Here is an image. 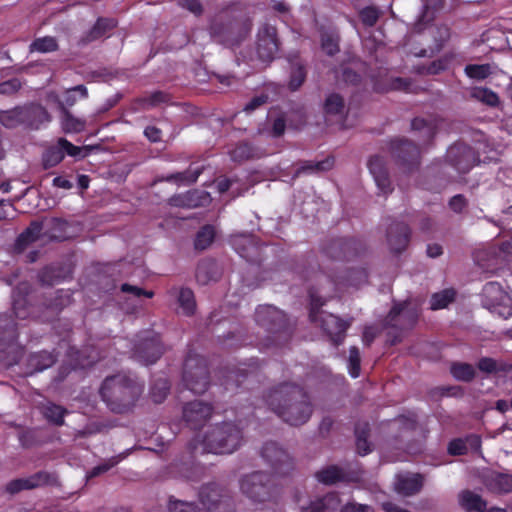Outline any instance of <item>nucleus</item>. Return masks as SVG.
<instances>
[{
    "mask_svg": "<svg viewBox=\"0 0 512 512\" xmlns=\"http://www.w3.org/2000/svg\"><path fill=\"white\" fill-rule=\"evenodd\" d=\"M214 407L207 402L194 400L187 402L182 408V420L192 430L201 429L211 418Z\"/></svg>",
    "mask_w": 512,
    "mask_h": 512,
    "instance_id": "17",
    "label": "nucleus"
},
{
    "mask_svg": "<svg viewBox=\"0 0 512 512\" xmlns=\"http://www.w3.org/2000/svg\"><path fill=\"white\" fill-rule=\"evenodd\" d=\"M477 368L484 373L494 374L498 372H512V364L497 361L491 357H482L477 362Z\"/></svg>",
    "mask_w": 512,
    "mask_h": 512,
    "instance_id": "44",
    "label": "nucleus"
},
{
    "mask_svg": "<svg viewBox=\"0 0 512 512\" xmlns=\"http://www.w3.org/2000/svg\"><path fill=\"white\" fill-rule=\"evenodd\" d=\"M197 282L206 285L210 281H216L220 277L217 263L211 259H205L198 263L195 273Z\"/></svg>",
    "mask_w": 512,
    "mask_h": 512,
    "instance_id": "35",
    "label": "nucleus"
},
{
    "mask_svg": "<svg viewBox=\"0 0 512 512\" xmlns=\"http://www.w3.org/2000/svg\"><path fill=\"white\" fill-rule=\"evenodd\" d=\"M450 57L445 55L437 60L432 61L427 66L418 67V72L421 74L437 75L448 68Z\"/></svg>",
    "mask_w": 512,
    "mask_h": 512,
    "instance_id": "61",
    "label": "nucleus"
},
{
    "mask_svg": "<svg viewBox=\"0 0 512 512\" xmlns=\"http://www.w3.org/2000/svg\"><path fill=\"white\" fill-rule=\"evenodd\" d=\"M30 50L41 53L54 52L58 50V43L56 38L52 36H45L42 38L35 39L30 44Z\"/></svg>",
    "mask_w": 512,
    "mask_h": 512,
    "instance_id": "59",
    "label": "nucleus"
},
{
    "mask_svg": "<svg viewBox=\"0 0 512 512\" xmlns=\"http://www.w3.org/2000/svg\"><path fill=\"white\" fill-rule=\"evenodd\" d=\"M18 338L17 324L11 315L0 314V352H5Z\"/></svg>",
    "mask_w": 512,
    "mask_h": 512,
    "instance_id": "26",
    "label": "nucleus"
},
{
    "mask_svg": "<svg viewBox=\"0 0 512 512\" xmlns=\"http://www.w3.org/2000/svg\"><path fill=\"white\" fill-rule=\"evenodd\" d=\"M164 351L160 334L152 330L141 331L133 341L132 357L144 365L156 363Z\"/></svg>",
    "mask_w": 512,
    "mask_h": 512,
    "instance_id": "11",
    "label": "nucleus"
},
{
    "mask_svg": "<svg viewBox=\"0 0 512 512\" xmlns=\"http://www.w3.org/2000/svg\"><path fill=\"white\" fill-rule=\"evenodd\" d=\"M263 400L271 411L291 426L305 424L313 413L309 394L293 383H280L270 389Z\"/></svg>",
    "mask_w": 512,
    "mask_h": 512,
    "instance_id": "2",
    "label": "nucleus"
},
{
    "mask_svg": "<svg viewBox=\"0 0 512 512\" xmlns=\"http://www.w3.org/2000/svg\"><path fill=\"white\" fill-rule=\"evenodd\" d=\"M42 413L49 423L60 427L65 424L64 417L68 414V410L61 405L49 402L43 407Z\"/></svg>",
    "mask_w": 512,
    "mask_h": 512,
    "instance_id": "46",
    "label": "nucleus"
},
{
    "mask_svg": "<svg viewBox=\"0 0 512 512\" xmlns=\"http://www.w3.org/2000/svg\"><path fill=\"white\" fill-rule=\"evenodd\" d=\"M47 474L45 472H38L28 478H18L11 480L6 485V491L9 494H16L22 490L33 489L46 482Z\"/></svg>",
    "mask_w": 512,
    "mask_h": 512,
    "instance_id": "30",
    "label": "nucleus"
},
{
    "mask_svg": "<svg viewBox=\"0 0 512 512\" xmlns=\"http://www.w3.org/2000/svg\"><path fill=\"white\" fill-rule=\"evenodd\" d=\"M171 296L177 297V302L182 309L183 314L191 316L194 314L196 309V301L194 292L187 287L176 288L173 287L169 290Z\"/></svg>",
    "mask_w": 512,
    "mask_h": 512,
    "instance_id": "34",
    "label": "nucleus"
},
{
    "mask_svg": "<svg viewBox=\"0 0 512 512\" xmlns=\"http://www.w3.org/2000/svg\"><path fill=\"white\" fill-rule=\"evenodd\" d=\"M407 305V301L394 303L385 318V326L389 328H398L397 320L401 315L408 318L411 326H413L417 321L418 314L416 311H406Z\"/></svg>",
    "mask_w": 512,
    "mask_h": 512,
    "instance_id": "32",
    "label": "nucleus"
},
{
    "mask_svg": "<svg viewBox=\"0 0 512 512\" xmlns=\"http://www.w3.org/2000/svg\"><path fill=\"white\" fill-rule=\"evenodd\" d=\"M261 456L274 473L280 476L289 475L294 469L293 459L276 442H266L262 447Z\"/></svg>",
    "mask_w": 512,
    "mask_h": 512,
    "instance_id": "15",
    "label": "nucleus"
},
{
    "mask_svg": "<svg viewBox=\"0 0 512 512\" xmlns=\"http://www.w3.org/2000/svg\"><path fill=\"white\" fill-rule=\"evenodd\" d=\"M215 235V228L212 225L202 226L194 239L195 249L200 251L207 249L213 243Z\"/></svg>",
    "mask_w": 512,
    "mask_h": 512,
    "instance_id": "52",
    "label": "nucleus"
},
{
    "mask_svg": "<svg viewBox=\"0 0 512 512\" xmlns=\"http://www.w3.org/2000/svg\"><path fill=\"white\" fill-rule=\"evenodd\" d=\"M438 36H434L435 43L433 46H430L428 49H420L419 51H414V55L416 57H433L435 54L440 52L444 46V43L449 38V29L445 26L437 28Z\"/></svg>",
    "mask_w": 512,
    "mask_h": 512,
    "instance_id": "43",
    "label": "nucleus"
},
{
    "mask_svg": "<svg viewBox=\"0 0 512 512\" xmlns=\"http://www.w3.org/2000/svg\"><path fill=\"white\" fill-rule=\"evenodd\" d=\"M61 112V127L65 133H79L85 129L86 122L75 117L63 103H58Z\"/></svg>",
    "mask_w": 512,
    "mask_h": 512,
    "instance_id": "38",
    "label": "nucleus"
},
{
    "mask_svg": "<svg viewBox=\"0 0 512 512\" xmlns=\"http://www.w3.org/2000/svg\"><path fill=\"white\" fill-rule=\"evenodd\" d=\"M307 77L306 67L300 61L292 62L291 64V73L290 79L288 83V88L290 91H297L305 82Z\"/></svg>",
    "mask_w": 512,
    "mask_h": 512,
    "instance_id": "51",
    "label": "nucleus"
},
{
    "mask_svg": "<svg viewBox=\"0 0 512 512\" xmlns=\"http://www.w3.org/2000/svg\"><path fill=\"white\" fill-rule=\"evenodd\" d=\"M78 97L80 99H86L88 97V90L83 84L67 89L64 93L63 101H59V103H63L66 108L72 107L77 103Z\"/></svg>",
    "mask_w": 512,
    "mask_h": 512,
    "instance_id": "57",
    "label": "nucleus"
},
{
    "mask_svg": "<svg viewBox=\"0 0 512 512\" xmlns=\"http://www.w3.org/2000/svg\"><path fill=\"white\" fill-rule=\"evenodd\" d=\"M367 251L365 242L357 237L339 236L330 237L322 241L320 252L332 261H354Z\"/></svg>",
    "mask_w": 512,
    "mask_h": 512,
    "instance_id": "9",
    "label": "nucleus"
},
{
    "mask_svg": "<svg viewBox=\"0 0 512 512\" xmlns=\"http://www.w3.org/2000/svg\"><path fill=\"white\" fill-rule=\"evenodd\" d=\"M315 479L325 486H333L339 483H349L356 478L353 473L336 464L327 465L314 474Z\"/></svg>",
    "mask_w": 512,
    "mask_h": 512,
    "instance_id": "21",
    "label": "nucleus"
},
{
    "mask_svg": "<svg viewBox=\"0 0 512 512\" xmlns=\"http://www.w3.org/2000/svg\"><path fill=\"white\" fill-rule=\"evenodd\" d=\"M335 160L332 156H328L325 159L317 162L306 161L297 170V174L301 173H318L329 171L334 166Z\"/></svg>",
    "mask_w": 512,
    "mask_h": 512,
    "instance_id": "50",
    "label": "nucleus"
},
{
    "mask_svg": "<svg viewBox=\"0 0 512 512\" xmlns=\"http://www.w3.org/2000/svg\"><path fill=\"white\" fill-rule=\"evenodd\" d=\"M487 488L496 494H508L512 492V475L493 472L485 480Z\"/></svg>",
    "mask_w": 512,
    "mask_h": 512,
    "instance_id": "33",
    "label": "nucleus"
},
{
    "mask_svg": "<svg viewBox=\"0 0 512 512\" xmlns=\"http://www.w3.org/2000/svg\"><path fill=\"white\" fill-rule=\"evenodd\" d=\"M367 165L379 190L385 195L391 193L393 187L385 158L380 155H373L368 160Z\"/></svg>",
    "mask_w": 512,
    "mask_h": 512,
    "instance_id": "22",
    "label": "nucleus"
},
{
    "mask_svg": "<svg viewBox=\"0 0 512 512\" xmlns=\"http://www.w3.org/2000/svg\"><path fill=\"white\" fill-rule=\"evenodd\" d=\"M230 244L240 257L250 263L259 264L262 260L263 245L252 234L234 235L230 238Z\"/></svg>",
    "mask_w": 512,
    "mask_h": 512,
    "instance_id": "19",
    "label": "nucleus"
},
{
    "mask_svg": "<svg viewBox=\"0 0 512 512\" xmlns=\"http://www.w3.org/2000/svg\"><path fill=\"white\" fill-rule=\"evenodd\" d=\"M411 129L419 132V143L421 146L430 145L437 133V126L433 121L420 117L412 120Z\"/></svg>",
    "mask_w": 512,
    "mask_h": 512,
    "instance_id": "29",
    "label": "nucleus"
},
{
    "mask_svg": "<svg viewBox=\"0 0 512 512\" xmlns=\"http://www.w3.org/2000/svg\"><path fill=\"white\" fill-rule=\"evenodd\" d=\"M58 359V354L54 351L46 350L31 353L27 358V369L29 374L42 372L53 366Z\"/></svg>",
    "mask_w": 512,
    "mask_h": 512,
    "instance_id": "27",
    "label": "nucleus"
},
{
    "mask_svg": "<svg viewBox=\"0 0 512 512\" xmlns=\"http://www.w3.org/2000/svg\"><path fill=\"white\" fill-rule=\"evenodd\" d=\"M470 98L489 107H497L500 103L498 94L487 87H472L470 89Z\"/></svg>",
    "mask_w": 512,
    "mask_h": 512,
    "instance_id": "42",
    "label": "nucleus"
},
{
    "mask_svg": "<svg viewBox=\"0 0 512 512\" xmlns=\"http://www.w3.org/2000/svg\"><path fill=\"white\" fill-rule=\"evenodd\" d=\"M170 382L167 378H158L153 381L150 388V396L154 403L164 402L170 392Z\"/></svg>",
    "mask_w": 512,
    "mask_h": 512,
    "instance_id": "53",
    "label": "nucleus"
},
{
    "mask_svg": "<svg viewBox=\"0 0 512 512\" xmlns=\"http://www.w3.org/2000/svg\"><path fill=\"white\" fill-rule=\"evenodd\" d=\"M170 512H202L194 502H186L180 500L169 501Z\"/></svg>",
    "mask_w": 512,
    "mask_h": 512,
    "instance_id": "64",
    "label": "nucleus"
},
{
    "mask_svg": "<svg viewBox=\"0 0 512 512\" xmlns=\"http://www.w3.org/2000/svg\"><path fill=\"white\" fill-rule=\"evenodd\" d=\"M240 490L250 500L259 503H277L282 493L275 476L262 471L243 476L240 480Z\"/></svg>",
    "mask_w": 512,
    "mask_h": 512,
    "instance_id": "8",
    "label": "nucleus"
},
{
    "mask_svg": "<svg viewBox=\"0 0 512 512\" xmlns=\"http://www.w3.org/2000/svg\"><path fill=\"white\" fill-rule=\"evenodd\" d=\"M0 123L8 129L23 126L21 106L0 111Z\"/></svg>",
    "mask_w": 512,
    "mask_h": 512,
    "instance_id": "54",
    "label": "nucleus"
},
{
    "mask_svg": "<svg viewBox=\"0 0 512 512\" xmlns=\"http://www.w3.org/2000/svg\"><path fill=\"white\" fill-rule=\"evenodd\" d=\"M455 291L453 289H444L434 293L430 299V309L440 310L446 308L455 299Z\"/></svg>",
    "mask_w": 512,
    "mask_h": 512,
    "instance_id": "56",
    "label": "nucleus"
},
{
    "mask_svg": "<svg viewBox=\"0 0 512 512\" xmlns=\"http://www.w3.org/2000/svg\"><path fill=\"white\" fill-rule=\"evenodd\" d=\"M308 296L310 299V321L319 325L330 337L332 343L335 346H339L345 339L346 331L351 326L352 318L349 320H343L332 313L324 312L322 307L325 305L326 300L319 295V291L315 286L309 287Z\"/></svg>",
    "mask_w": 512,
    "mask_h": 512,
    "instance_id": "7",
    "label": "nucleus"
},
{
    "mask_svg": "<svg viewBox=\"0 0 512 512\" xmlns=\"http://www.w3.org/2000/svg\"><path fill=\"white\" fill-rule=\"evenodd\" d=\"M143 391L144 384L136 377L118 373L104 379L99 393L111 412L125 414L132 411Z\"/></svg>",
    "mask_w": 512,
    "mask_h": 512,
    "instance_id": "4",
    "label": "nucleus"
},
{
    "mask_svg": "<svg viewBox=\"0 0 512 512\" xmlns=\"http://www.w3.org/2000/svg\"><path fill=\"white\" fill-rule=\"evenodd\" d=\"M467 77L475 80H484L491 74L489 64H468L464 68Z\"/></svg>",
    "mask_w": 512,
    "mask_h": 512,
    "instance_id": "60",
    "label": "nucleus"
},
{
    "mask_svg": "<svg viewBox=\"0 0 512 512\" xmlns=\"http://www.w3.org/2000/svg\"><path fill=\"white\" fill-rule=\"evenodd\" d=\"M448 163L459 173H468L479 163V155L475 150L464 143H455L450 146L446 153Z\"/></svg>",
    "mask_w": 512,
    "mask_h": 512,
    "instance_id": "16",
    "label": "nucleus"
},
{
    "mask_svg": "<svg viewBox=\"0 0 512 512\" xmlns=\"http://www.w3.org/2000/svg\"><path fill=\"white\" fill-rule=\"evenodd\" d=\"M70 224L61 218H52L47 225L45 235L52 240L65 241L71 237Z\"/></svg>",
    "mask_w": 512,
    "mask_h": 512,
    "instance_id": "39",
    "label": "nucleus"
},
{
    "mask_svg": "<svg viewBox=\"0 0 512 512\" xmlns=\"http://www.w3.org/2000/svg\"><path fill=\"white\" fill-rule=\"evenodd\" d=\"M386 236L391 252L400 254L410 242L411 229L406 223L395 221L389 225Z\"/></svg>",
    "mask_w": 512,
    "mask_h": 512,
    "instance_id": "20",
    "label": "nucleus"
},
{
    "mask_svg": "<svg viewBox=\"0 0 512 512\" xmlns=\"http://www.w3.org/2000/svg\"><path fill=\"white\" fill-rule=\"evenodd\" d=\"M481 294L484 303L489 307L493 308L500 305L502 301L506 298V294L503 290L502 285L495 281L486 283L482 288Z\"/></svg>",
    "mask_w": 512,
    "mask_h": 512,
    "instance_id": "36",
    "label": "nucleus"
},
{
    "mask_svg": "<svg viewBox=\"0 0 512 512\" xmlns=\"http://www.w3.org/2000/svg\"><path fill=\"white\" fill-rule=\"evenodd\" d=\"M198 496L207 512H235L234 501L229 490L216 483L203 485Z\"/></svg>",
    "mask_w": 512,
    "mask_h": 512,
    "instance_id": "13",
    "label": "nucleus"
},
{
    "mask_svg": "<svg viewBox=\"0 0 512 512\" xmlns=\"http://www.w3.org/2000/svg\"><path fill=\"white\" fill-rule=\"evenodd\" d=\"M23 126L29 129L37 130L42 124L50 122L51 116L40 104L30 103L21 106Z\"/></svg>",
    "mask_w": 512,
    "mask_h": 512,
    "instance_id": "23",
    "label": "nucleus"
},
{
    "mask_svg": "<svg viewBox=\"0 0 512 512\" xmlns=\"http://www.w3.org/2000/svg\"><path fill=\"white\" fill-rule=\"evenodd\" d=\"M69 365L72 370L89 367L94 361L84 356V352L75 347H69L67 351Z\"/></svg>",
    "mask_w": 512,
    "mask_h": 512,
    "instance_id": "58",
    "label": "nucleus"
},
{
    "mask_svg": "<svg viewBox=\"0 0 512 512\" xmlns=\"http://www.w3.org/2000/svg\"><path fill=\"white\" fill-rule=\"evenodd\" d=\"M39 282L43 285L52 286L64 279L63 269L57 265H48L38 273Z\"/></svg>",
    "mask_w": 512,
    "mask_h": 512,
    "instance_id": "47",
    "label": "nucleus"
},
{
    "mask_svg": "<svg viewBox=\"0 0 512 512\" xmlns=\"http://www.w3.org/2000/svg\"><path fill=\"white\" fill-rule=\"evenodd\" d=\"M42 229V223L38 221H32L29 226L16 238L14 250L18 253L23 252L30 244L39 239Z\"/></svg>",
    "mask_w": 512,
    "mask_h": 512,
    "instance_id": "31",
    "label": "nucleus"
},
{
    "mask_svg": "<svg viewBox=\"0 0 512 512\" xmlns=\"http://www.w3.org/2000/svg\"><path fill=\"white\" fill-rule=\"evenodd\" d=\"M390 151L396 163L407 172L418 169L420 150L412 141L406 138H395L390 141Z\"/></svg>",
    "mask_w": 512,
    "mask_h": 512,
    "instance_id": "14",
    "label": "nucleus"
},
{
    "mask_svg": "<svg viewBox=\"0 0 512 512\" xmlns=\"http://www.w3.org/2000/svg\"><path fill=\"white\" fill-rule=\"evenodd\" d=\"M280 48V41L275 26L270 24L262 25L257 33V54L264 62H271L275 59Z\"/></svg>",
    "mask_w": 512,
    "mask_h": 512,
    "instance_id": "18",
    "label": "nucleus"
},
{
    "mask_svg": "<svg viewBox=\"0 0 512 512\" xmlns=\"http://www.w3.org/2000/svg\"><path fill=\"white\" fill-rule=\"evenodd\" d=\"M458 503L465 512H486V500L469 489L459 492Z\"/></svg>",
    "mask_w": 512,
    "mask_h": 512,
    "instance_id": "28",
    "label": "nucleus"
},
{
    "mask_svg": "<svg viewBox=\"0 0 512 512\" xmlns=\"http://www.w3.org/2000/svg\"><path fill=\"white\" fill-rule=\"evenodd\" d=\"M340 503L341 500L337 492H328L311 500L307 506L301 508V512H335Z\"/></svg>",
    "mask_w": 512,
    "mask_h": 512,
    "instance_id": "25",
    "label": "nucleus"
},
{
    "mask_svg": "<svg viewBox=\"0 0 512 512\" xmlns=\"http://www.w3.org/2000/svg\"><path fill=\"white\" fill-rule=\"evenodd\" d=\"M303 277L306 280H316L319 284L328 283L333 287L337 286H353L358 287L368 280V272L365 268H355L347 271L346 276H340L332 273L325 272L318 265L317 269H305Z\"/></svg>",
    "mask_w": 512,
    "mask_h": 512,
    "instance_id": "12",
    "label": "nucleus"
},
{
    "mask_svg": "<svg viewBox=\"0 0 512 512\" xmlns=\"http://www.w3.org/2000/svg\"><path fill=\"white\" fill-rule=\"evenodd\" d=\"M451 375L458 381L471 382L476 376L475 368L466 362H453L450 366Z\"/></svg>",
    "mask_w": 512,
    "mask_h": 512,
    "instance_id": "48",
    "label": "nucleus"
},
{
    "mask_svg": "<svg viewBox=\"0 0 512 512\" xmlns=\"http://www.w3.org/2000/svg\"><path fill=\"white\" fill-rule=\"evenodd\" d=\"M423 486V478L420 474L399 477L396 483V490L406 496L418 493Z\"/></svg>",
    "mask_w": 512,
    "mask_h": 512,
    "instance_id": "40",
    "label": "nucleus"
},
{
    "mask_svg": "<svg viewBox=\"0 0 512 512\" xmlns=\"http://www.w3.org/2000/svg\"><path fill=\"white\" fill-rule=\"evenodd\" d=\"M360 351L356 346L350 347L349 350V359H348V368L349 374L353 378H357L360 375Z\"/></svg>",
    "mask_w": 512,
    "mask_h": 512,
    "instance_id": "63",
    "label": "nucleus"
},
{
    "mask_svg": "<svg viewBox=\"0 0 512 512\" xmlns=\"http://www.w3.org/2000/svg\"><path fill=\"white\" fill-rule=\"evenodd\" d=\"M182 381L194 394H203L210 385L207 360L189 350L183 364Z\"/></svg>",
    "mask_w": 512,
    "mask_h": 512,
    "instance_id": "10",
    "label": "nucleus"
},
{
    "mask_svg": "<svg viewBox=\"0 0 512 512\" xmlns=\"http://www.w3.org/2000/svg\"><path fill=\"white\" fill-rule=\"evenodd\" d=\"M323 112L325 115L342 116L345 112L344 98L339 93H330L325 98Z\"/></svg>",
    "mask_w": 512,
    "mask_h": 512,
    "instance_id": "49",
    "label": "nucleus"
},
{
    "mask_svg": "<svg viewBox=\"0 0 512 512\" xmlns=\"http://www.w3.org/2000/svg\"><path fill=\"white\" fill-rule=\"evenodd\" d=\"M64 159L63 149L59 145L50 146L42 156V165L45 170L57 166Z\"/></svg>",
    "mask_w": 512,
    "mask_h": 512,
    "instance_id": "55",
    "label": "nucleus"
},
{
    "mask_svg": "<svg viewBox=\"0 0 512 512\" xmlns=\"http://www.w3.org/2000/svg\"><path fill=\"white\" fill-rule=\"evenodd\" d=\"M68 291L59 289L39 294L29 282H20L12 291V309L16 318L48 322L71 303Z\"/></svg>",
    "mask_w": 512,
    "mask_h": 512,
    "instance_id": "1",
    "label": "nucleus"
},
{
    "mask_svg": "<svg viewBox=\"0 0 512 512\" xmlns=\"http://www.w3.org/2000/svg\"><path fill=\"white\" fill-rule=\"evenodd\" d=\"M242 429L233 422H223L211 426L202 440L192 439L188 444L190 453L194 456L198 453L231 454L242 444Z\"/></svg>",
    "mask_w": 512,
    "mask_h": 512,
    "instance_id": "5",
    "label": "nucleus"
},
{
    "mask_svg": "<svg viewBox=\"0 0 512 512\" xmlns=\"http://www.w3.org/2000/svg\"><path fill=\"white\" fill-rule=\"evenodd\" d=\"M203 171H204L203 166L196 167V168H192L190 166L185 171L171 173V174L163 177L162 179L167 182L191 185L198 180L199 176L203 173Z\"/></svg>",
    "mask_w": 512,
    "mask_h": 512,
    "instance_id": "41",
    "label": "nucleus"
},
{
    "mask_svg": "<svg viewBox=\"0 0 512 512\" xmlns=\"http://www.w3.org/2000/svg\"><path fill=\"white\" fill-rule=\"evenodd\" d=\"M255 322L267 335L258 345L263 348L282 347L292 336V327L286 313L273 305H259L255 310Z\"/></svg>",
    "mask_w": 512,
    "mask_h": 512,
    "instance_id": "6",
    "label": "nucleus"
},
{
    "mask_svg": "<svg viewBox=\"0 0 512 512\" xmlns=\"http://www.w3.org/2000/svg\"><path fill=\"white\" fill-rule=\"evenodd\" d=\"M380 10L375 6H366L359 11V18L366 27H373L379 20Z\"/></svg>",
    "mask_w": 512,
    "mask_h": 512,
    "instance_id": "62",
    "label": "nucleus"
},
{
    "mask_svg": "<svg viewBox=\"0 0 512 512\" xmlns=\"http://www.w3.org/2000/svg\"><path fill=\"white\" fill-rule=\"evenodd\" d=\"M252 20L236 4L222 9L210 20L208 32L211 38L226 47L239 46L250 34Z\"/></svg>",
    "mask_w": 512,
    "mask_h": 512,
    "instance_id": "3",
    "label": "nucleus"
},
{
    "mask_svg": "<svg viewBox=\"0 0 512 512\" xmlns=\"http://www.w3.org/2000/svg\"><path fill=\"white\" fill-rule=\"evenodd\" d=\"M229 155L232 161L241 163L258 157V151L251 143L242 141L229 151Z\"/></svg>",
    "mask_w": 512,
    "mask_h": 512,
    "instance_id": "45",
    "label": "nucleus"
},
{
    "mask_svg": "<svg viewBox=\"0 0 512 512\" xmlns=\"http://www.w3.org/2000/svg\"><path fill=\"white\" fill-rule=\"evenodd\" d=\"M117 26V20L114 18L99 17L92 28L84 37L85 42H93L103 37L107 32Z\"/></svg>",
    "mask_w": 512,
    "mask_h": 512,
    "instance_id": "37",
    "label": "nucleus"
},
{
    "mask_svg": "<svg viewBox=\"0 0 512 512\" xmlns=\"http://www.w3.org/2000/svg\"><path fill=\"white\" fill-rule=\"evenodd\" d=\"M211 202L210 194L203 190H190L184 194L170 198V204L176 207L196 208L206 206Z\"/></svg>",
    "mask_w": 512,
    "mask_h": 512,
    "instance_id": "24",
    "label": "nucleus"
}]
</instances>
